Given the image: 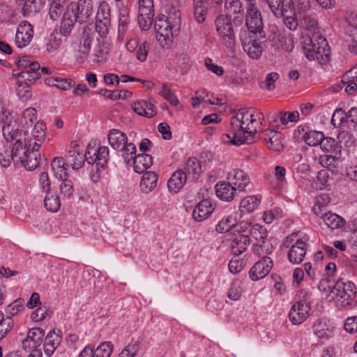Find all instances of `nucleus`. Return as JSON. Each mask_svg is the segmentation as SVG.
Wrapping results in <instances>:
<instances>
[{"instance_id": "nucleus-21", "label": "nucleus", "mask_w": 357, "mask_h": 357, "mask_svg": "<svg viewBox=\"0 0 357 357\" xmlns=\"http://www.w3.org/2000/svg\"><path fill=\"white\" fill-rule=\"evenodd\" d=\"M215 207L211 200L206 199L199 202L194 208L192 216L197 222L206 219L214 211Z\"/></svg>"}, {"instance_id": "nucleus-25", "label": "nucleus", "mask_w": 357, "mask_h": 357, "mask_svg": "<svg viewBox=\"0 0 357 357\" xmlns=\"http://www.w3.org/2000/svg\"><path fill=\"white\" fill-rule=\"evenodd\" d=\"M250 243V238L248 234H238L231 239V251L233 255L238 256L247 250Z\"/></svg>"}, {"instance_id": "nucleus-54", "label": "nucleus", "mask_w": 357, "mask_h": 357, "mask_svg": "<svg viewBox=\"0 0 357 357\" xmlns=\"http://www.w3.org/2000/svg\"><path fill=\"white\" fill-rule=\"evenodd\" d=\"M64 3H61L56 1H52L51 6L50 8V17L55 21L59 19L63 10Z\"/></svg>"}, {"instance_id": "nucleus-24", "label": "nucleus", "mask_w": 357, "mask_h": 357, "mask_svg": "<svg viewBox=\"0 0 357 357\" xmlns=\"http://www.w3.org/2000/svg\"><path fill=\"white\" fill-rule=\"evenodd\" d=\"M46 126L43 122H37L31 132L28 131L26 138H32V144L35 149H39L43 143L46 136Z\"/></svg>"}, {"instance_id": "nucleus-31", "label": "nucleus", "mask_w": 357, "mask_h": 357, "mask_svg": "<svg viewBox=\"0 0 357 357\" xmlns=\"http://www.w3.org/2000/svg\"><path fill=\"white\" fill-rule=\"evenodd\" d=\"M132 108L137 114L147 118L153 117L156 114L153 105L151 102L136 101L132 105Z\"/></svg>"}, {"instance_id": "nucleus-30", "label": "nucleus", "mask_w": 357, "mask_h": 357, "mask_svg": "<svg viewBox=\"0 0 357 357\" xmlns=\"http://www.w3.org/2000/svg\"><path fill=\"white\" fill-rule=\"evenodd\" d=\"M17 3L22 7V14L24 17L34 15L42 8L40 0H17Z\"/></svg>"}, {"instance_id": "nucleus-32", "label": "nucleus", "mask_w": 357, "mask_h": 357, "mask_svg": "<svg viewBox=\"0 0 357 357\" xmlns=\"http://www.w3.org/2000/svg\"><path fill=\"white\" fill-rule=\"evenodd\" d=\"M75 22H77V17L75 16L73 9L72 8L70 10V8L67 7V10L62 17L59 32L63 36L68 35L71 32Z\"/></svg>"}, {"instance_id": "nucleus-41", "label": "nucleus", "mask_w": 357, "mask_h": 357, "mask_svg": "<svg viewBox=\"0 0 357 357\" xmlns=\"http://www.w3.org/2000/svg\"><path fill=\"white\" fill-rule=\"evenodd\" d=\"M46 195L44 199V206L47 211L50 212H56L59 211L61 206V200L58 195L53 194L50 191L45 192Z\"/></svg>"}, {"instance_id": "nucleus-38", "label": "nucleus", "mask_w": 357, "mask_h": 357, "mask_svg": "<svg viewBox=\"0 0 357 357\" xmlns=\"http://www.w3.org/2000/svg\"><path fill=\"white\" fill-rule=\"evenodd\" d=\"M319 216L327 227L331 229L340 228L343 227L345 223L344 220L342 217L331 212L321 213Z\"/></svg>"}, {"instance_id": "nucleus-9", "label": "nucleus", "mask_w": 357, "mask_h": 357, "mask_svg": "<svg viewBox=\"0 0 357 357\" xmlns=\"http://www.w3.org/2000/svg\"><path fill=\"white\" fill-rule=\"evenodd\" d=\"M216 31L222 43L229 48H233L236 44L231 20L226 15H220L215 20Z\"/></svg>"}, {"instance_id": "nucleus-40", "label": "nucleus", "mask_w": 357, "mask_h": 357, "mask_svg": "<svg viewBox=\"0 0 357 357\" xmlns=\"http://www.w3.org/2000/svg\"><path fill=\"white\" fill-rule=\"evenodd\" d=\"M51 166L56 177L60 179L67 178L66 162L62 157L54 158L52 161Z\"/></svg>"}, {"instance_id": "nucleus-46", "label": "nucleus", "mask_w": 357, "mask_h": 357, "mask_svg": "<svg viewBox=\"0 0 357 357\" xmlns=\"http://www.w3.org/2000/svg\"><path fill=\"white\" fill-rule=\"evenodd\" d=\"M243 231H245L246 229H249L250 235L256 240L263 241L266 237L264 228L258 224L252 225L248 222H243Z\"/></svg>"}, {"instance_id": "nucleus-28", "label": "nucleus", "mask_w": 357, "mask_h": 357, "mask_svg": "<svg viewBox=\"0 0 357 357\" xmlns=\"http://www.w3.org/2000/svg\"><path fill=\"white\" fill-rule=\"evenodd\" d=\"M132 162L134 171L138 174L146 172L153 164L151 155L146 153L137 155Z\"/></svg>"}, {"instance_id": "nucleus-3", "label": "nucleus", "mask_w": 357, "mask_h": 357, "mask_svg": "<svg viewBox=\"0 0 357 357\" xmlns=\"http://www.w3.org/2000/svg\"><path fill=\"white\" fill-rule=\"evenodd\" d=\"M302 49L310 61L317 60L321 65H324L330 60L331 50L327 40L319 34L314 33L312 38L304 37Z\"/></svg>"}, {"instance_id": "nucleus-48", "label": "nucleus", "mask_w": 357, "mask_h": 357, "mask_svg": "<svg viewBox=\"0 0 357 357\" xmlns=\"http://www.w3.org/2000/svg\"><path fill=\"white\" fill-rule=\"evenodd\" d=\"M36 120V110L34 108L29 107L22 113L20 122L23 128L28 130L29 126H31Z\"/></svg>"}, {"instance_id": "nucleus-23", "label": "nucleus", "mask_w": 357, "mask_h": 357, "mask_svg": "<svg viewBox=\"0 0 357 357\" xmlns=\"http://www.w3.org/2000/svg\"><path fill=\"white\" fill-rule=\"evenodd\" d=\"M14 75L17 78L24 79V82L33 84L40 77V64L38 62H34L28 68H23L18 73L14 74Z\"/></svg>"}, {"instance_id": "nucleus-35", "label": "nucleus", "mask_w": 357, "mask_h": 357, "mask_svg": "<svg viewBox=\"0 0 357 357\" xmlns=\"http://www.w3.org/2000/svg\"><path fill=\"white\" fill-rule=\"evenodd\" d=\"M158 176L153 172H146L143 174L140 181L141 190L146 194L151 192L156 186Z\"/></svg>"}, {"instance_id": "nucleus-19", "label": "nucleus", "mask_w": 357, "mask_h": 357, "mask_svg": "<svg viewBox=\"0 0 357 357\" xmlns=\"http://www.w3.org/2000/svg\"><path fill=\"white\" fill-rule=\"evenodd\" d=\"M227 179L232 186L243 191L250 183L249 176L242 169H233L227 174Z\"/></svg>"}, {"instance_id": "nucleus-63", "label": "nucleus", "mask_w": 357, "mask_h": 357, "mask_svg": "<svg viewBox=\"0 0 357 357\" xmlns=\"http://www.w3.org/2000/svg\"><path fill=\"white\" fill-rule=\"evenodd\" d=\"M149 48L150 45L149 43L146 41L140 44L136 52V56L137 60H139L141 62L144 61L146 59Z\"/></svg>"}, {"instance_id": "nucleus-5", "label": "nucleus", "mask_w": 357, "mask_h": 357, "mask_svg": "<svg viewBox=\"0 0 357 357\" xmlns=\"http://www.w3.org/2000/svg\"><path fill=\"white\" fill-rule=\"evenodd\" d=\"M0 122L3 124L2 132L5 139L7 142L15 141L14 147H21L24 138L28 135V130L24 128L22 132L13 114L2 107H0Z\"/></svg>"}, {"instance_id": "nucleus-20", "label": "nucleus", "mask_w": 357, "mask_h": 357, "mask_svg": "<svg viewBox=\"0 0 357 357\" xmlns=\"http://www.w3.org/2000/svg\"><path fill=\"white\" fill-rule=\"evenodd\" d=\"M261 137L271 150L274 151H280L282 150V135L280 132L274 130H265L262 132Z\"/></svg>"}, {"instance_id": "nucleus-36", "label": "nucleus", "mask_w": 357, "mask_h": 357, "mask_svg": "<svg viewBox=\"0 0 357 357\" xmlns=\"http://www.w3.org/2000/svg\"><path fill=\"white\" fill-rule=\"evenodd\" d=\"M243 222L239 225L236 223V218L231 215H229L222 218L216 227V230L220 233L227 232L232 228H235L236 231L243 228Z\"/></svg>"}, {"instance_id": "nucleus-18", "label": "nucleus", "mask_w": 357, "mask_h": 357, "mask_svg": "<svg viewBox=\"0 0 357 357\" xmlns=\"http://www.w3.org/2000/svg\"><path fill=\"white\" fill-rule=\"evenodd\" d=\"M273 267L272 259L264 256L261 259L255 264L250 271V277L254 281L259 280L266 277Z\"/></svg>"}, {"instance_id": "nucleus-2", "label": "nucleus", "mask_w": 357, "mask_h": 357, "mask_svg": "<svg viewBox=\"0 0 357 357\" xmlns=\"http://www.w3.org/2000/svg\"><path fill=\"white\" fill-rule=\"evenodd\" d=\"M181 20L179 15H159L155 22V38L161 47L169 49L174 38L176 37L181 30Z\"/></svg>"}, {"instance_id": "nucleus-29", "label": "nucleus", "mask_w": 357, "mask_h": 357, "mask_svg": "<svg viewBox=\"0 0 357 357\" xmlns=\"http://www.w3.org/2000/svg\"><path fill=\"white\" fill-rule=\"evenodd\" d=\"M98 156L93 157L94 159L89 160V164L96 167V172H100L104 169L108 162L109 159V149L107 146H100L98 149Z\"/></svg>"}, {"instance_id": "nucleus-44", "label": "nucleus", "mask_w": 357, "mask_h": 357, "mask_svg": "<svg viewBox=\"0 0 357 357\" xmlns=\"http://www.w3.org/2000/svg\"><path fill=\"white\" fill-rule=\"evenodd\" d=\"M121 151V156L126 164L131 165V162L136 155V146L133 143L127 142L122 148L119 149Z\"/></svg>"}, {"instance_id": "nucleus-45", "label": "nucleus", "mask_w": 357, "mask_h": 357, "mask_svg": "<svg viewBox=\"0 0 357 357\" xmlns=\"http://www.w3.org/2000/svg\"><path fill=\"white\" fill-rule=\"evenodd\" d=\"M324 134L316 130H307L304 132L303 136H299L305 142L310 146H317L323 139Z\"/></svg>"}, {"instance_id": "nucleus-60", "label": "nucleus", "mask_w": 357, "mask_h": 357, "mask_svg": "<svg viewBox=\"0 0 357 357\" xmlns=\"http://www.w3.org/2000/svg\"><path fill=\"white\" fill-rule=\"evenodd\" d=\"M139 350L138 343L129 344L119 354V357H135Z\"/></svg>"}, {"instance_id": "nucleus-53", "label": "nucleus", "mask_w": 357, "mask_h": 357, "mask_svg": "<svg viewBox=\"0 0 357 357\" xmlns=\"http://www.w3.org/2000/svg\"><path fill=\"white\" fill-rule=\"evenodd\" d=\"M112 350L113 346L111 342H103L96 350L93 349L94 357H110Z\"/></svg>"}, {"instance_id": "nucleus-12", "label": "nucleus", "mask_w": 357, "mask_h": 357, "mask_svg": "<svg viewBox=\"0 0 357 357\" xmlns=\"http://www.w3.org/2000/svg\"><path fill=\"white\" fill-rule=\"evenodd\" d=\"M310 310L311 306L308 302L303 300L296 301L289 312V320L293 324H301L310 316Z\"/></svg>"}, {"instance_id": "nucleus-34", "label": "nucleus", "mask_w": 357, "mask_h": 357, "mask_svg": "<svg viewBox=\"0 0 357 357\" xmlns=\"http://www.w3.org/2000/svg\"><path fill=\"white\" fill-rule=\"evenodd\" d=\"M261 199V197L259 195H251L243 198L240 202V211L242 213L253 212L259 207Z\"/></svg>"}, {"instance_id": "nucleus-7", "label": "nucleus", "mask_w": 357, "mask_h": 357, "mask_svg": "<svg viewBox=\"0 0 357 357\" xmlns=\"http://www.w3.org/2000/svg\"><path fill=\"white\" fill-rule=\"evenodd\" d=\"M14 155L16 157L17 165H23L28 170L35 169L39 165V149H35L32 144V138H24V144L21 147H15Z\"/></svg>"}, {"instance_id": "nucleus-1", "label": "nucleus", "mask_w": 357, "mask_h": 357, "mask_svg": "<svg viewBox=\"0 0 357 357\" xmlns=\"http://www.w3.org/2000/svg\"><path fill=\"white\" fill-rule=\"evenodd\" d=\"M264 115L253 108H242L230 119L229 133L222 136L223 140L235 145L251 143L252 137L262 125Z\"/></svg>"}, {"instance_id": "nucleus-14", "label": "nucleus", "mask_w": 357, "mask_h": 357, "mask_svg": "<svg viewBox=\"0 0 357 357\" xmlns=\"http://www.w3.org/2000/svg\"><path fill=\"white\" fill-rule=\"evenodd\" d=\"M65 159L66 165H70L73 169L77 170L83 166L86 160L85 153H82L77 142H71L70 149L65 155Z\"/></svg>"}, {"instance_id": "nucleus-58", "label": "nucleus", "mask_w": 357, "mask_h": 357, "mask_svg": "<svg viewBox=\"0 0 357 357\" xmlns=\"http://www.w3.org/2000/svg\"><path fill=\"white\" fill-rule=\"evenodd\" d=\"M30 84H31L29 82H24V84H20L17 88V93L22 101H26L31 97V91L28 89Z\"/></svg>"}, {"instance_id": "nucleus-42", "label": "nucleus", "mask_w": 357, "mask_h": 357, "mask_svg": "<svg viewBox=\"0 0 357 357\" xmlns=\"http://www.w3.org/2000/svg\"><path fill=\"white\" fill-rule=\"evenodd\" d=\"M15 149L14 146H12L11 151L8 150L4 146H0V164L2 167H8L11 161L17 165L16 157L14 155Z\"/></svg>"}, {"instance_id": "nucleus-33", "label": "nucleus", "mask_w": 357, "mask_h": 357, "mask_svg": "<svg viewBox=\"0 0 357 357\" xmlns=\"http://www.w3.org/2000/svg\"><path fill=\"white\" fill-rule=\"evenodd\" d=\"M108 141L111 146L119 150L128 142L126 135L117 129H112L108 133Z\"/></svg>"}, {"instance_id": "nucleus-11", "label": "nucleus", "mask_w": 357, "mask_h": 357, "mask_svg": "<svg viewBox=\"0 0 357 357\" xmlns=\"http://www.w3.org/2000/svg\"><path fill=\"white\" fill-rule=\"evenodd\" d=\"M153 17V0H139L137 20L141 29L149 30L151 27Z\"/></svg>"}, {"instance_id": "nucleus-64", "label": "nucleus", "mask_w": 357, "mask_h": 357, "mask_svg": "<svg viewBox=\"0 0 357 357\" xmlns=\"http://www.w3.org/2000/svg\"><path fill=\"white\" fill-rule=\"evenodd\" d=\"M344 326L345 331L349 333L357 332V316L347 317Z\"/></svg>"}, {"instance_id": "nucleus-51", "label": "nucleus", "mask_w": 357, "mask_h": 357, "mask_svg": "<svg viewBox=\"0 0 357 357\" xmlns=\"http://www.w3.org/2000/svg\"><path fill=\"white\" fill-rule=\"evenodd\" d=\"M280 122L285 126L289 122H297L299 119V113L297 111L294 112H280L277 115Z\"/></svg>"}, {"instance_id": "nucleus-37", "label": "nucleus", "mask_w": 357, "mask_h": 357, "mask_svg": "<svg viewBox=\"0 0 357 357\" xmlns=\"http://www.w3.org/2000/svg\"><path fill=\"white\" fill-rule=\"evenodd\" d=\"M61 340V337L54 332L50 331L47 334L43 345L44 351L47 356H50L53 354Z\"/></svg>"}, {"instance_id": "nucleus-59", "label": "nucleus", "mask_w": 357, "mask_h": 357, "mask_svg": "<svg viewBox=\"0 0 357 357\" xmlns=\"http://www.w3.org/2000/svg\"><path fill=\"white\" fill-rule=\"evenodd\" d=\"M110 8L109 4L106 1H102L100 3L96 19H106L110 20Z\"/></svg>"}, {"instance_id": "nucleus-39", "label": "nucleus", "mask_w": 357, "mask_h": 357, "mask_svg": "<svg viewBox=\"0 0 357 357\" xmlns=\"http://www.w3.org/2000/svg\"><path fill=\"white\" fill-rule=\"evenodd\" d=\"M63 34L56 30L52 32L47 38L46 50L52 53L58 50L63 43Z\"/></svg>"}, {"instance_id": "nucleus-6", "label": "nucleus", "mask_w": 357, "mask_h": 357, "mask_svg": "<svg viewBox=\"0 0 357 357\" xmlns=\"http://www.w3.org/2000/svg\"><path fill=\"white\" fill-rule=\"evenodd\" d=\"M309 238L300 232L292 233L287 236L283 246L289 248L288 259L294 264L301 263L306 255Z\"/></svg>"}, {"instance_id": "nucleus-4", "label": "nucleus", "mask_w": 357, "mask_h": 357, "mask_svg": "<svg viewBox=\"0 0 357 357\" xmlns=\"http://www.w3.org/2000/svg\"><path fill=\"white\" fill-rule=\"evenodd\" d=\"M356 287L352 282L337 280L331 290V299L336 305L347 310L352 309L357 305L356 299Z\"/></svg>"}, {"instance_id": "nucleus-55", "label": "nucleus", "mask_w": 357, "mask_h": 357, "mask_svg": "<svg viewBox=\"0 0 357 357\" xmlns=\"http://www.w3.org/2000/svg\"><path fill=\"white\" fill-rule=\"evenodd\" d=\"M225 7L228 12L234 14H242L243 13L240 0H225Z\"/></svg>"}, {"instance_id": "nucleus-43", "label": "nucleus", "mask_w": 357, "mask_h": 357, "mask_svg": "<svg viewBox=\"0 0 357 357\" xmlns=\"http://www.w3.org/2000/svg\"><path fill=\"white\" fill-rule=\"evenodd\" d=\"M331 202V197L328 194L322 193L316 197L314 205L312 208L314 213L319 216L321 215L324 208Z\"/></svg>"}, {"instance_id": "nucleus-47", "label": "nucleus", "mask_w": 357, "mask_h": 357, "mask_svg": "<svg viewBox=\"0 0 357 357\" xmlns=\"http://www.w3.org/2000/svg\"><path fill=\"white\" fill-rule=\"evenodd\" d=\"M278 41L280 47L286 52H291L295 45L294 35L290 33H283L278 35Z\"/></svg>"}, {"instance_id": "nucleus-62", "label": "nucleus", "mask_w": 357, "mask_h": 357, "mask_svg": "<svg viewBox=\"0 0 357 357\" xmlns=\"http://www.w3.org/2000/svg\"><path fill=\"white\" fill-rule=\"evenodd\" d=\"M24 303V300L22 298L16 299L7 307L6 312L13 316L17 314L23 309Z\"/></svg>"}, {"instance_id": "nucleus-49", "label": "nucleus", "mask_w": 357, "mask_h": 357, "mask_svg": "<svg viewBox=\"0 0 357 357\" xmlns=\"http://www.w3.org/2000/svg\"><path fill=\"white\" fill-rule=\"evenodd\" d=\"M62 182L60 185V195L63 199H71L74 193V188L71 180L67 178L61 179Z\"/></svg>"}, {"instance_id": "nucleus-27", "label": "nucleus", "mask_w": 357, "mask_h": 357, "mask_svg": "<svg viewBox=\"0 0 357 357\" xmlns=\"http://www.w3.org/2000/svg\"><path fill=\"white\" fill-rule=\"evenodd\" d=\"M236 188L229 182H220L215 185L216 195L222 200L230 202L236 195Z\"/></svg>"}, {"instance_id": "nucleus-10", "label": "nucleus", "mask_w": 357, "mask_h": 357, "mask_svg": "<svg viewBox=\"0 0 357 357\" xmlns=\"http://www.w3.org/2000/svg\"><path fill=\"white\" fill-rule=\"evenodd\" d=\"M245 25L248 28L247 32L259 33L260 35L265 33L263 27V21L261 13L256 6L255 2L246 3Z\"/></svg>"}, {"instance_id": "nucleus-15", "label": "nucleus", "mask_w": 357, "mask_h": 357, "mask_svg": "<svg viewBox=\"0 0 357 357\" xmlns=\"http://www.w3.org/2000/svg\"><path fill=\"white\" fill-rule=\"evenodd\" d=\"M33 36V26L27 21H22L18 25L15 35V45L19 48L27 46Z\"/></svg>"}, {"instance_id": "nucleus-61", "label": "nucleus", "mask_w": 357, "mask_h": 357, "mask_svg": "<svg viewBox=\"0 0 357 357\" xmlns=\"http://www.w3.org/2000/svg\"><path fill=\"white\" fill-rule=\"evenodd\" d=\"M283 23L284 26L290 31H296L298 26V22L296 17V13L290 14L287 16H284Z\"/></svg>"}, {"instance_id": "nucleus-26", "label": "nucleus", "mask_w": 357, "mask_h": 357, "mask_svg": "<svg viewBox=\"0 0 357 357\" xmlns=\"http://www.w3.org/2000/svg\"><path fill=\"white\" fill-rule=\"evenodd\" d=\"M188 180L189 179L183 172V169L176 171L168 181L169 190L173 194H176L183 188Z\"/></svg>"}, {"instance_id": "nucleus-16", "label": "nucleus", "mask_w": 357, "mask_h": 357, "mask_svg": "<svg viewBox=\"0 0 357 357\" xmlns=\"http://www.w3.org/2000/svg\"><path fill=\"white\" fill-rule=\"evenodd\" d=\"M269 8L277 17L296 13L293 0H266Z\"/></svg>"}, {"instance_id": "nucleus-50", "label": "nucleus", "mask_w": 357, "mask_h": 357, "mask_svg": "<svg viewBox=\"0 0 357 357\" xmlns=\"http://www.w3.org/2000/svg\"><path fill=\"white\" fill-rule=\"evenodd\" d=\"M110 21L111 20L96 19V31L100 37L105 38L108 34L111 26Z\"/></svg>"}, {"instance_id": "nucleus-22", "label": "nucleus", "mask_w": 357, "mask_h": 357, "mask_svg": "<svg viewBox=\"0 0 357 357\" xmlns=\"http://www.w3.org/2000/svg\"><path fill=\"white\" fill-rule=\"evenodd\" d=\"M182 169L189 181L197 180L202 172L200 161L194 157L190 158L186 160Z\"/></svg>"}, {"instance_id": "nucleus-57", "label": "nucleus", "mask_w": 357, "mask_h": 357, "mask_svg": "<svg viewBox=\"0 0 357 357\" xmlns=\"http://www.w3.org/2000/svg\"><path fill=\"white\" fill-rule=\"evenodd\" d=\"M160 94L166 99L171 105L176 106L178 104V100L174 93L168 88L166 85L163 84Z\"/></svg>"}, {"instance_id": "nucleus-56", "label": "nucleus", "mask_w": 357, "mask_h": 357, "mask_svg": "<svg viewBox=\"0 0 357 357\" xmlns=\"http://www.w3.org/2000/svg\"><path fill=\"white\" fill-rule=\"evenodd\" d=\"M301 22L305 24L306 29L309 31L316 32L319 29L318 21L312 15H304L302 18Z\"/></svg>"}, {"instance_id": "nucleus-13", "label": "nucleus", "mask_w": 357, "mask_h": 357, "mask_svg": "<svg viewBox=\"0 0 357 357\" xmlns=\"http://www.w3.org/2000/svg\"><path fill=\"white\" fill-rule=\"evenodd\" d=\"M72 6L77 22L82 24L89 21L93 13L92 0H78L76 3H72L68 6L70 10Z\"/></svg>"}, {"instance_id": "nucleus-17", "label": "nucleus", "mask_w": 357, "mask_h": 357, "mask_svg": "<svg viewBox=\"0 0 357 357\" xmlns=\"http://www.w3.org/2000/svg\"><path fill=\"white\" fill-rule=\"evenodd\" d=\"M45 336V331L40 328H33L27 333L22 341V348L29 351L31 349H41L40 346Z\"/></svg>"}, {"instance_id": "nucleus-52", "label": "nucleus", "mask_w": 357, "mask_h": 357, "mask_svg": "<svg viewBox=\"0 0 357 357\" xmlns=\"http://www.w3.org/2000/svg\"><path fill=\"white\" fill-rule=\"evenodd\" d=\"M13 325V320L9 317H4L0 311V340L10 331Z\"/></svg>"}, {"instance_id": "nucleus-8", "label": "nucleus", "mask_w": 357, "mask_h": 357, "mask_svg": "<svg viewBox=\"0 0 357 357\" xmlns=\"http://www.w3.org/2000/svg\"><path fill=\"white\" fill-rule=\"evenodd\" d=\"M265 36V33H263L261 35L259 33L247 31L241 33L240 38L243 49L250 58L257 59L261 56L263 52V46L260 40L264 38Z\"/></svg>"}]
</instances>
